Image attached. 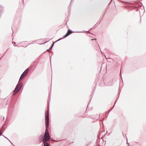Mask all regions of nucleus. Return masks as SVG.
<instances>
[{
    "mask_svg": "<svg viewBox=\"0 0 146 146\" xmlns=\"http://www.w3.org/2000/svg\"><path fill=\"white\" fill-rule=\"evenodd\" d=\"M45 121L46 128L43 141H47L49 140L50 138L48 131L49 124V112L48 110L46 111L45 114Z\"/></svg>",
    "mask_w": 146,
    "mask_h": 146,
    "instance_id": "1",
    "label": "nucleus"
},
{
    "mask_svg": "<svg viewBox=\"0 0 146 146\" xmlns=\"http://www.w3.org/2000/svg\"><path fill=\"white\" fill-rule=\"evenodd\" d=\"M22 86V84L21 83H19V84L17 86L15 89V91H17V92H18L19 90L21 88Z\"/></svg>",
    "mask_w": 146,
    "mask_h": 146,
    "instance_id": "2",
    "label": "nucleus"
},
{
    "mask_svg": "<svg viewBox=\"0 0 146 146\" xmlns=\"http://www.w3.org/2000/svg\"><path fill=\"white\" fill-rule=\"evenodd\" d=\"M73 33V32L70 30H68L67 33L66 34V35L64 36V37H66L68 35H70L71 34V33Z\"/></svg>",
    "mask_w": 146,
    "mask_h": 146,
    "instance_id": "3",
    "label": "nucleus"
},
{
    "mask_svg": "<svg viewBox=\"0 0 146 146\" xmlns=\"http://www.w3.org/2000/svg\"><path fill=\"white\" fill-rule=\"evenodd\" d=\"M26 74H24V72L21 75V76L20 79L19 81H21L22 79L26 75Z\"/></svg>",
    "mask_w": 146,
    "mask_h": 146,
    "instance_id": "4",
    "label": "nucleus"
},
{
    "mask_svg": "<svg viewBox=\"0 0 146 146\" xmlns=\"http://www.w3.org/2000/svg\"><path fill=\"white\" fill-rule=\"evenodd\" d=\"M44 143V146H48L49 145L48 143L46 142V141H43Z\"/></svg>",
    "mask_w": 146,
    "mask_h": 146,
    "instance_id": "5",
    "label": "nucleus"
},
{
    "mask_svg": "<svg viewBox=\"0 0 146 146\" xmlns=\"http://www.w3.org/2000/svg\"><path fill=\"white\" fill-rule=\"evenodd\" d=\"M29 71L28 69H27L23 72L25 74H27Z\"/></svg>",
    "mask_w": 146,
    "mask_h": 146,
    "instance_id": "6",
    "label": "nucleus"
},
{
    "mask_svg": "<svg viewBox=\"0 0 146 146\" xmlns=\"http://www.w3.org/2000/svg\"><path fill=\"white\" fill-rule=\"evenodd\" d=\"M17 92V91H15V89L14 90V92H13V95H15L16 93L17 92Z\"/></svg>",
    "mask_w": 146,
    "mask_h": 146,
    "instance_id": "7",
    "label": "nucleus"
},
{
    "mask_svg": "<svg viewBox=\"0 0 146 146\" xmlns=\"http://www.w3.org/2000/svg\"><path fill=\"white\" fill-rule=\"evenodd\" d=\"M96 40V39L95 38V39H91V40Z\"/></svg>",
    "mask_w": 146,
    "mask_h": 146,
    "instance_id": "8",
    "label": "nucleus"
},
{
    "mask_svg": "<svg viewBox=\"0 0 146 146\" xmlns=\"http://www.w3.org/2000/svg\"><path fill=\"white\" fill-rule=\"evenodd\" d=\"M2 134V133L1 132H0V136Z\"/></svg>",
    "mask_w": 146,
    "mask_h": 146,
    "instance_id": "9",
    "label": "nucleus"
},
{
    "mask_svg": "<svg viewBox=\"0 0 146 146\" xmlns=\"http://www.w3.org/2000/svg\"><path fill=\"white\" fill-rule=\"evenodd\" d=\"M53 44H54V43H53V44L52 45V46L53 45Z\"/></svg>",
    "mask_w": 146,
    "mask_h": 146,
    "instance_id": "10",
    "label": "nucleus"
}]
</instances>
